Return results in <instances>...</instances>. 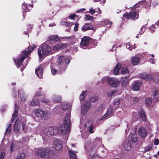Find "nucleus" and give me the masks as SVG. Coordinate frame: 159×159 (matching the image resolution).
<instances>
[{"label": "nucleus", "mask_w": 159, "mask_h": 159, "mask_svg": "<svg viewBox=\"0 0 159 159\" xmlns=\"http://www.w3.org/2000/svg\"><path fill=\"white\" fill-rule=\"evenodd\" d=\"M91 106V103L89 102L88 101H86L84 104L83 107L81 108V114H86L90 108Z\"/></svg>", "instance_id": "10"}, {"label": "nucleus", "mask_w": 159, "mask_h": 159, "mask_svg": "<svg viewBox=\"0 0 159 159\" xmlns=\"http://www.w3.org/2000/svg\"><path fill=\"white\" fill-rule=\"evenodd\" d=\"M51 50V48L48 45L46 44H42L41 48H39L38 51L39 61H41L44 59V55L47 56L50 54Z\"/></svg>", "instance_id": "3"}, {"label": "nucleus", "mask_w": 159, "mask_h": 159, "mask_svg": "<svg viewBox=\"0 0 159 159\" xmlns=\"http://www.w3.org/2000/svg\"><path fill=\"white\" fill-rule=\"evenodd\" d=\"M159 25V20H158L157 22L156 23L155 25H152L151 27L150 28V30H151V32H153L154 31V30L153 29H154L155 27V25H156L157 26H158Z\"/></svg>", "instance_id": "40"}, {"label": "nucleus", "mask_w": 159, "mask_h": 159, "mask_svg": "<svg viewBox=\"0 0 159 159\" xmlns=\"http://www.w3.org/2000/svg\"><path fill=\"white\" fill-rule=\"evenodd\" d=\"M137 135L136 134H134L132 136L131 138V141L134 143L136 142L137 141Z\"/></svg>", "instance_id": "43"}, {"label": "nucleus", "mask_w": 159, "mask_h": 159, "mask_svg": "<svg viewBox=\"0 0 159 159\" xmlns=\"http://www.w3.org/2000/svg\"><path fill=\"white\" fill-rule=\"evenodd\" d=\"M57 61L59 63L65 64L67 66L70 62V60L64 56H61L58 57Z\"/></svg>", "instance_id": "11"}, {"label": "nucleus", "mask_w": 159, "mask_h": 159, "mask_svg": "<svg viewBox=\"0 0 159 159\" xmlns=\"http://www.w3.org/2000/svg\"><path fill=\"white\" fill-rule=\"evenodd\" d=\"M57 72V70L55 69H51V72L52 75H54Z\"/></svg>", "instance_id": "58"}, {"label": "nucleus", "mask_w": 159, "mask_h": 159, "mask_svg": "<svg viewBox=\"0 0 159 159\" xmlns=\"http://www.w3.org/2000/svg\"><path fill=\"white\" fill-rule=\"evenodd\" d=\"M90 38L88 36H84L82 39L80 43V46L81 48L88 45L89 43Z\"/></svg>", "instance_id": "13"}, {"label": "nucleus", "mask_w": 159, "mask_h": 159, "mask_svg": "<svg viewBox=\"0 0 159 159\" xmlns=\"http://www.w3.org/2000/svg\"><path fill=\"white\" fill-rule=\"evenodd\" d=\"M129 72V70L128 68L127 67H124L122 69L120 73L121 74H125L128 73Z\"/></svg>", "instance_id": "37"}, {"label": "nucleus", "mask_w": 159, "mask_h": 159, "mask_svg": "<svg viewBox=\"0 0 159 159\" xmlns=\"http://www.w3.org/2000/svg\"><path fill=\"white\" fill-rule=\"evenodd\" d=\"M142 83L140 81H135L133 84V90L134 91L138 90L141 87Z\"/></svg>", "instance_id": "17"}, {"label": "nucleus", "mask_w": 159, "mask_h": 159, "mask_svg": "<svg viewBox=\"0 0 159 159\" xmlns=\"http://www.w3.org/2000/svg\"><path fill=\"white\" fill-rule=\"evenodd\" d=\"M122 99H115L114 101L113 104L115 106H117L120 104L121 102H122Z\"/></svg>", "instance_id": "35"}, {"label": "nucleus", "mask_w": 159, "mask_h": 159, "mask_svg": "<svg viewBox=\"0 0 159 159\" xmlns=\"http://www.w3.org/2000/svg\"><path fill=\"white\" fill-rule=\"evenodd\" d=\"M21 128V124L19 123L17 121H16L14 125V131L17 133L19 131Z\"/></svg>", "instance_id": "26"}, {"label": "nucleus", "mask_w": 159, "mask_h": 159, "mask_svg": "<svg viewBox=\"0 0 159 159\" xmlns=\"http://www.w3.org/2000/svg\"><path fill=\"white\" fill-rule=\"evenodd\" d=\"M102 81L103 83L107 82L110 86L113 87H116L120 84V82L118 79L109 77H103L102 79Z\"/></svg>", "instance_id": "5"}, {"label": "nucleus", "mask_w": 159, "mask_h": 159, "mask_svg": "<svg viewBox=\"0 0 159 159\" xmlns=\"http://www.w3.org/2000/svg\"><path fill=\"white\" fill-rule=\"evenodd\" d=\"M146 74V73H141L139 74V77L141 78L144 79V78H145Z\"/></svg>", "instance_id": "54"}, {"label": "nucleus", "mask_w": 159, "mask_h": 159, "mask_svg": "<svg viewBox=\"0 0 159 159\" xmlns=\"http://www.w3.org/2000/svg\"><path fill=\"white\" fill-rule=\"evenodd\" d=\"M70 116L66 115L62 124L57 129L58 133L60 135L67 134L70 131Z\"/></svg>", "instance_id": "1"}, {"label": "nucleus", "mask_w": 159, "mask_h": 159, "mask_svg": "<svg viewBox=\"0 0 159 159\" xmlns=\"http://www.w3.org/2000/svg\"><path fill=\"white\" fill-rule=\"evenodd\" d=\"M132 100H133V103H135L138 102L140 100V98L138 97H134L132 98Z\"/></svg>", "instance_id": "46"}, {"label": "nucleus", "mask_w": 159, "mask_h": 159, "mask_svg": "<svg viewBox=\"0 0 159 159\" xmlns=\"http://www.w3.org/2000/svg\"><path fill=\"white\" fill-rule=\"evenodd\" d=\"M53 147L56 150H60L62 147L61 140L59 139L55 140L53 142Z\"/></svg>", "instance_id": "14"}, {"label": "nucleus", "mask_w": 159, "mask_h": 159, "mask_svg": "<svg viewBox=\"0 0 159 159\" xmlns=\"http://www.w3.org/2000/svg\"><path fill=\"white\" fill-rule=\"evenodd\" d=\"M92 159H99L98 156V155H94L92 156Z\"/></svg>", "instance_id": "64"}, {"label": "nucleus", "mask_w": 159, "mask_h": 159, "mask_svg": "<svg viewBox=\"0 0 159 159\" xmlns=\"http://www.w3.org/2000/svg\"><path fill=\"white\" fill-rule=\"evenodd\" d=\"M36 46L34 45L32 47L30 48L28 51L24 50L22 54L20 55V58L14 60V61L17 65V67H20L22 64L23 61L26 58L29 54L35 48Z\"/></svg>", "instance_id": "4"}, {"label": "nucleus", "mask_w": 159, "mask_h": 159, "mask_svg": "<svg viewBox=\"0 0 159 159\" xmlns=\"http://www.w3.org/2000/svg\"><path fill=\"white\" fill-rule=\"evenodd\" d=\"M20 91H21L19 90L18 91V93L20 95V97L21 98V101L23 102H24L25 101V98L23 97V96L22 97H21V93Z\"/></svg>", "instance_id": "51"}, {"label": "nucleus", "mask_w": 159, "mask_h": 159, "mask_svg": "<svg viewBox=\"0 0 159 159\" xmlns=\"http://www.w3.org/2000/svg\"><path fill=\"white\" fill-rule=\"evenodd\" d=\"M89 12L91 14H93L95 13V10L93 9L92 8L89 11Z\"/></svg>", "instance_id": "59"}, {"label": "nucleus", "mask_w": 159, "mask_h": 159, "mask_svg": "<svg viewBox=\"0 0 159 159\" xmlns=\"http://www.w3.org/2000/svg\"><path fill=\"white\" fill-rule=\"evenodd\" d=\"M93 17L89 15H86L85 16V19L86 20H91L93 21Z\"/></svg>", "instance_id": "42"}, {"label": "nucleus", "mask_w": 159, "mask_h": 159, "mask_svg": "<svg viewBox=\"0 0 159 159\" xmlns=\"http://www.w3.org/2000/svg\"><path fill=\"white\" fill-rule=\"evenodd\" d=\"M123 146L125 149L126 151H129L131 149V145L129 141H126L123 143Z\"/></svg>", "instance_id": "20"}, {"label": "nucleus", "mask_w": 159, "mask_h": 159, "mask_svg": "<svg viewBox=\"0 0 159 159\" xmlns=\"http://www.w3.org/2000/svg\"><path fill=\"white\" fill-rule=\"evenodd\" d=\"M48 40L50 41H57L59 40V39L56 36H50L48 39Z\"/></svg>", "instance_id": "34"}, {"label": "nucleus", "mask_w": 159, "mask_h": 159, "mask_svg": "<svg viewBox=\"0 0 159 159\" xmlns=\"http://www.w3.org/2000/svg\"><path fill=\"white\" fill-rule=\"evenodd\" d=\"M151 56L152 57V59L150 58L149 60V61L152 64H155L156 60L155 59L153 58L154 57V56L153 54H152L151 55Z\"/></svg>", "instance_id": "45"}, {"label": "nucleus", "mask_w": 159, "mask_h": 159, "mask_svg": "<svg viewBox=\"0 0 159 159\" xmlns=\"http://www.w3.org/2000/svg\"><path fill=\"white\" fill-rule=\"evenodd\" d=\"M11 125L10 123L9 124L5 131V133L7 134H9L11 133Z\"/></svg>", "instance_id": "38"}, {"label": "nucleus", "mask_w": 159, "mask_h": 159, "mask_svg": "<svg viewBox=\"0 0 159 159\" xmlns=\"http://www.w3.org/2000/svg\"><path fill=\"white\" fill-rule=\"evenodd\" d=\"M154 144L155 145H158L159 144V140L158 139H156L155 140Z\"/></svg>", "instance_id": "60"}, {"label": "nucleus", "mask_w": 159, "mask_h": 159, "mask_svg": "<svg viewBox=\"0 0 159 159\" xmlns=\"http://www.w3.org/2000/svg\"><path fill=\"white\" fill-rule=\"evenodd\" d=\"M129 81V78L126 77L125 76L122 77L120 80V83L122 86L123 87H125Z\"/></svg>", "instance_id": "22"}, {"label": "nucleus", "mask_w": 159, "mask_h": 159, "mask_svg": "<svg viewBox=\"0 0 159 159\" xmlns=\"http://www.w3.org/2000/svg\"><path fill=\"white\" fill-rule=\"evenodd\" d=\"M78 24H76L75 25L74 30L75 31H77L78 30Z\"/></svg>", "instance_id": "63"}, {"label": "nucleus", "mask_w": 159, "mask_h": 159, "mask_svg": "<svg viewBox=\"0 0 159 159\" xmlns=\"http://www.w3.org/2000/svg\"><path fill=\"white\" fill-rule=\"evenodd\" d=\"M105 109L103 105H100L95 111V113L98 115L102 114Z\"/></svg>", "instance_id": "25"}, {"label": "nucleus", "mask_w": 159, "mask_h": 159, "mask_svg": "<svg viewBox=\"0 0 159 159\" xmlns=\"http://www.w3.org/2000/svg\"><path fill=\"white\" fill-rule=\"evenodd\" d=\"M116 92L114 91H111L109 92L108 93V96L109 97H112L115 93Z\"/></svg>", "instance_id": "49"}, {"label": "nucleus", "mask_w": 159, "mask_h": 159, "mask_svg": "<svg viewBox=\"0 0 159 159\" xmlns=\"http://www.w3.org/2000/svg\"><path fill=\"white\" fill-rule=\"evenodd\" d=\"M18 107L16 105L15 103V109L14 110V113L13 114L12 116V118L11 120V121L12 122H14V119L16 118V116H17L18 112Z\"/></svg>", "instance_id": "24"}, {"label": "nucleus", "mask_w": 159, "mask_h": 159, "mask_svg": "<svg viewBox=\"0 0 159 159\" xmlns=\"http://www.w3.org/2000/svg\"><path fill=\"white\" fill-rule=\"evenodd\" d=\"M62 25H66L67 26H69L70 25V23L68 22H66L64 21H62L61 22Z\"/></svg>", "instance_id": "52"}, {"label": "nucleus", "mask_w": 159, "mask_h": 159, "mask_svg": "<svg viewBox=\"0 0 159 159\" xmlns=\"http://www.w3.org/2000/svg\"><path fill=\"white\" fill-rule=\"evenodd\" d=\"M67 46V45L66 43L58 44L53 46V49L54 50H57L63 49L66 47Z\"/></svg>", "instance_id": "19"}, {"label": "nucleus", "mask_w": 159, "mask_h": 159, "mask_svg": "<svg viewBox=\"0 0 159 159\" xmlns=\"http://www.w3.org/2000/svg\"><path fill=\"white\" fill-rule=\"evenodd\" d=\"M93 127L92 125H90L89 127V132L91 133H92L94 132V131L93 130Z\"/></svg>", "instance_id": "55"}, {"label": "nucleus", "mask_w": 159, "mask_h": 159, "mask_svg": "<svg viewBox=\"0 0 159 159\" xmlns=\"http://www.w3.org/2000/svg\"><path fill=\"white\" fill-rule=\"evenodd\" d=\"M76 16L75 14H72L69 16V18L70 19H73Z\"/></svg>", "instance_id": "62"}, {"label": "nucleus", "mask_w": 159, "mask_h": 159, "mask_svg": "<svg viewBox=\"0 0 159 159\" xmlns=\"http://www.w3.org/2000/svg\"><path fill=\"white\" fill-rule=\"evenodd\" d=\"M87 91H83L80 95V99L81 101H84V98L86 95V93Z\"/></svg>", "instance_id": "32"}, {"label": "nucleus", "mask_w": 159, "mask_h": 159, "mask_svg": "<svg viewBox=\"0 0 159 159\" xmlns=\"http://www.w3.org/2000/svg\"><path fill=\"white\" fill-rule=\"evenodd\" d=\"M25 153H22L16 159H25Z\"/></svg>", "instance_id": "44"}, {"label": "nucleus", "mask_w": 159, "mask_h": 159, "mask_svg": "<svg viewBox=\"0 0 159 159\" xmlns=\"http://www.w3.org/2000/svg\"><path fill=\"white\" fill-rule=\"evenodd\" d=\"M41 95V93H37L34 97V99H33L32 101L29 103V105H30L34 106H38L39 105V100L36 98H38Z\"/></svg>", "instance_id": "12"}, {"label": "nucleus", "mask_w": 159, "mask_h": 159, "mask_svg": "<svg viewBox=\"0 0 159 159\" xmlns=\"http://www.w3.org/2000/svg\"><path fill=\"white\" fill-rule=\"evenodd\" d=\"M93 26L89 23H88L85 24L81 28V29L83 31H85L86 30H93Z\"/></svg>", "instance_id": "21"}, {"label": "nucleus", "mask_w": 159, "mask_h": 159, "mask_svg": "<svg viewBox=\"0 0 159 159\" xmlns=\"http://www.w3.org/2000/svg\"><path fill=\"white\" fill-rule=\"evenodd\" d=\"M5 153L4 152H1L0 154V159H3Z\"/></svg>", "instance_id": "56"}, {"label": "nucleus", "mask_w": 159, "mask_h": 159, "mask_svg": "<svg viewBox=\"0 0 159 159\" xmlns=\"http://www.w3.org/2000/svg\"><path fill=\"white\" fill-rule=\"evenodd\" d=\"M43 67L40 66L35 70V73L37 77L39 78H42L43 76Z\"/></svg>", "instance_id": "16"}, {"label": "nucleus", "mask_w": 159, "mask_h": 159, "mask_svg": "<svg viewBox=\"0 0 159 159\" xmlns=\"http://www.w3.org/2000/svg\"><path fill=\"white\" fill-rule=\"evenodd\" d=\"M120 65L119 64H117L115 67L113 71L114 74L115 75L118 74L119 73V70H120Z\"/></svg>", "instance_id": "27"}, {"label": "nucleus", "mask_w": 159, "mask_h": 159, "mask_svg": "<svg viewBox=\"0 0 159 159\" xmlns=\"http://www.w3.org/2000/svg\"><path fill=\"white\" fill-rule=\"evenodd\" d=\"M114 109L113 107L110 106L107 109L106 112L104 115L100 119L101 120H104L112 116L113 115Z\"/></svg>", "instance_id": "8"}, {"label": "nucleus", "mask_w": 159, "mask_h": 159, "mask_svg": "<svg viewBox=\"0 0 159 159\" xmlns=\"http://www.w3.org/2000/svg\"><path fill=\"white\" fill-rule=\"evenodd\" d=\"M139 114L141 119L143 121H146V115L143 110H140L139 111Z\"/></svg>", "instance_id": "23"}, {"label": "nucleus", "mask_w": 159, "mask_h": 159, "mask_svg": "<svg viewBox=\"0 0 159 159\" xmlns=\"http://www.w3.org/2000/svg\"><path fill=\"white\" fill-rule=\"evenodd\" d=\"M102 24L104 23L106 25H107V27L108 28V29H109V28L111 27L112 24L111 22L108 20H106L103 22L102 21Z\"/></svg>", "instance_id": "33"}, {"label": "nucleus", "mask_w": 159, "mask_h": 159, "mask_svg": "<svg viewBox=\"0 0 159 159\" xmlns=\"http://www.w3.org/2000/svg\"><path fill=\"white\" fill-rule=\"evenodd\" d=\"M44 134L48 136L55 135L58 133L57 127L55 126H48L46 127L43 130Z\"/></svg>", "instance_id": "6"}, {"label": "nucleus", "mask_w": 159, "mask_h": 159, "mask_svg": "<svg viewBox=\"0 0 159 159\" xmlns=\"http://www.w3.org/2000/svg\"><path fill=\"white\" fill-rule=\"evenodd\" d=\"M95 148L94 147L92 149L89 150V152L90 153V154L91 153L94 154L95 152Z\"/></svg>", "instance_id": "53"}, {"label": "nucleus", "mask_w": 159, "mask_h": 159, "mask_svg": "<svg viewBox=\"0 0 159 159\" xmlns=\"http://www.w3.org/2000/svg\"><path fill=\"white\" fill-rule=\"evenodd\" d=\"M138 133L139 135L142 138H144L148 134L146 129L143 127H140L139 129Z\"/></svg>", "instance_id": "15"}, {"label": "nucleus", "mask_w": 159, "mask_h": 159, "mask_svg": "<svg viewBox=\"0 0 159 159\" xmlns=\"http://www.w3.org/2000/svg\"><path fill=\"white\" fill-rule=\"evenodd\" d=\"M152 149V147L150 146L146 147L145 148V151L146 152L148 151L151 150Z\"/></svg>", "instance_id": "61"}, {"label": "nucleus", "mask_w": 159, "mask_h": 159, "mask_svg": "<svg viewBox=\"0 0 159 159\" xmlns=\"http://www.w3.org/2000/svg\"><path fill=\"white\" fill-rule=\"evenodd\" d=\"M98 99V98L97 97H93L91 98L90 100V101L91 102H94L97 101Z\"/></svg>", "instance_id": "47"}, {"label": "nucleus", "mask_w": 159, "mask_h": 159, "mask_svg": "<svg viewBox=\"0 0 159 159\" xmlns=\"http://www.w3.org/2000/svg\"><path fill=\"white\" fill-rule=\"evenodd\" d=\"M145 103L146 105L148 108L153 107L154 106L153 103L152 102V99L150 98H146Z\"/></svg>", "instance_id": "18"}, {"label": "nucleus", "mask_w": 159, "mask_h": 159, "mask_svg": "<svg viewBox=\"0 0 159 159\" xmlns=\"http://www.w3.org/2000/svg\"><path fill=\"white\" fill-rule=\"evenodd\" d=\"M140 60V58L137 57H132L131 58V62L134 65H137L139 62Z\"/></svg>", "instance_id": "29"}, {"label": "nucleus", "mask_w": 159, "mask_h": 159, "mask_svg": "<svg viewBox=\"0 0 159 159\" xmlns=\"http://www.w3.org/2000/svg\"><path fill=\"white\" fill-rule=\"evenodd\" d=\"M123 16L128 19H135L139 18V14L135 11H132L129 13H124Z\"/></svg>", "instance_id": "9"}, {"label": "nucleus", "mask_w": 159, "mask_h": 159, "mask_svg": "<svg viewBox=\"0 0 159 159\" xmlns=\"http://www.w3.org/2000/svg\"><path fill=\"white\" fill-rule=\"evenodd\" d=\"M69 104L66 103H63L61 106V108L63 110H66L69 107Z\"/></svg>", "instance_id": "41"}, {"label": "nucleus", "mask_w": 159, "mask_h": 159, "mask_svg": "<svg viewBox=\"0 0 159 159\" xmlns=\"http://www.w3.org/2000/svg\"><path fill=\"white\" fill-rule=\"evenodd\" d=\"M36 157L43 158H50L53 156V151L47 148H40L35 153Z\"/></svg>", "instance_id": "2"}, {"label": "nucleus", "mask_w": 159, "mask_h": 159, "mask_svg": "<svg viewBox=\"0 0 159 159\" xmlns=\"http://www.w3.org/2000/svg\"><path fill=\"white\" fill-rule=\"evenodd\" d=\"M126 47L130 50H132L133 49L135 48V47L133 46V44H131V43H127L126 45Z\"/></svg>", "instance_id": "36"}, {"label": "nucleus", "mask_w": 159, "mask_h": 159, "mask_svg": "<svg viewBox=\"0 0 159 159\" xmlns=\"http://www.w3.org/2000/svg\"><path fill=\"white\" fill-rule=\"evenodd\" d=\"M41 102H43V103H48L49 102V100L48 99H43V100H41Z\"/></svg>", "instance_id": "57"}, {"label": "nucleus", "mask_w": 159, "mask_h": 159, "mask_svg": "<svg viewBox=\"0 0 159 159\" xmlns=\"http://www.w3.org/2000/svg\"><path fill=\"white\" fill-rule=\"evenodd\" d=\"M53 99L54 102L56 103H58L61 102V98L59 96L54 95L53 96Z\"/></svg>", "instance_id": "30"}, {"label": "nucleus", "mask_w": 159, "mask_h": 159, "mask_svg": "<svg viewBox=\"0 0 159 159\" xmlns=\"http://www.w3.org/2000/svg\"><path fill=\"white\" fill-rule=\"evenodd\" d=\"M22 126L23 127V130L25 132H27V126L24 124L23 123L22 124Z\"/></svg>", "instance_id": "48"}, {"label": "nucleus", "mask_w": 159, "mask_h": 159, "mask_svg": "<svg viewBox=\"0 0 159 159\" xmlns=\"http://www.w3.org/2000/svg\"><path fill=\"white\" fill-rule=\"evenodd\" d=\"M16 147L15 144L14 142H12L11 146V152H12L14 151V149Z\"/></svg>", "instance_id": "50"}, {"label": "nucleus", "mask_w": 159, "mask_h": 159, "mask_svg": "<svg viewBox=\"0 0 159 159\" xmlns=\"http://www.w3.org/2000/svg\"><path fill=\"white\" fill-rule=\"evenodd\" d=\"M33 5L32 4H29L27 3H23L22 4V8L23 9H24L25 11V12L28 11H29V10H28V6L30 7V6L31 7H33Z\"/></svg>", "instance_id": "28"}, {"label": "nucleus", "mask_w": 159, "mask_h": 159, "mask_svg": "<svg viewBox=\"0 0 159 159\" xmlns=\"http://www.w3.org/2000/svg\"><path fill=\"white\" fill-rule=\"evenodd\" d=\"M154 79V77L153 76L149 75L146 74V76L145 77V78H144V80H146L150 81L151 80H152Z\"/></svg>", "instance_id": "39"}, {"label": "nucleus", "mask_w": 159, "mask_h": 159, "mask_svg": "<svg viewBox=\"0 0 159 159\" xmlns=\"http://www.w3.org/2000/svg\"><path fill=\"white\" fill-rule=\"evenodd\" d=\"M69 154L71 159H76V154L72 150L69 151Z\"/></svg>", "instance_id": "31"}, {"label": "nucleus", "mask_w": 159, "mask_h": 159, "mask_svg": "<svg viewBox=\"0 0 159 159\" xmlns=\"http://www.w3.org/2000/svg\"><path fill=\"white\" fill-rule=\"evenodd\" d=\"M34 113L37 116L45 120L48 119L50 116L48 112L40 109H35L34 111Z\"/></svg>", "instance_id": "7"}]
</instances>
